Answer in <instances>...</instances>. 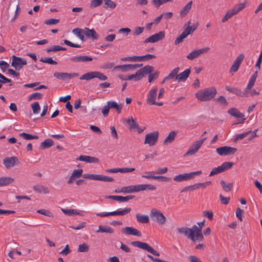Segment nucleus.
I'll list each match as a JSON object with an SVG mask.
<instances>
[{
    "instance_id": "37",
    "label": "nucleus",
    "mask_w": 262,
    "mask_h": 262,
    "mask_svg": "<svg viewBox=\"0 0 262 262\" xmlns=\"http://www.w3.org/2000/svg\"><path fill=\"white\" fill-rule=\"evenodd\" d=\"M137 221L140 223H147L149 222V217L147 215H142L139 213L136 214Z\"/></svg>"
},
{
    "instance_id": "9",
    "label": "nucleus",
    "mask_w": 262,
    "mask_h": 262,
    "mask_svg": "<svg viewBox=\"0 0 262 262\" xmlns=\"http://www.w3.org/2000/svg\"><path fill=\"white\" fill-rule=\"evenodd\" d=\"M158 89L157 87L151 89L147 95V103L149 105H156L158 106L163 105L162 102H156Z\"/></svg>"
},
{
    "instance_id": "39",
    "label": "nucleus",
    "mask_w": 262,
    "mask_h": 262,
    "mask_svg": "<svg viewBox=\"0 0 262 262\" xmlns=\"http://www.w3.org/2000/svg\"><path fill=\"white\" fill-rule=\"evenodd\" d=\"M220 184L222 188L225 192L230 191L233 188L232 183H226L224 180H221Z\"/></svg>"
},
{
    "instance_id": "30",
    "label": "nucleus",
    "mask_w": 262,
    "mask_h": 262,
    "mask_svg": "<svg viewBox=\"0 0 262 262\" xmlns=\"http://www.w3.org/2000/svg\"><path fill=\"white\" fill-rule=\"evenodd\" d=\"M96 232L113 233L114 232V230L112 228L108 226L99 225L98 227V230L96 231Z\"/></svg>"
},
{
    "instance_id": "21",
    "label": "nucleus",
    "mask_w": 262,
    "mask_h": 262,
    "mask_svg": "<svg viewBox=\"0 0 262 262\" xmlns=\"http://www.w3.org/2000/svg\"><path fill=\"white\" fill-rule=\"evenodd\" d=\"M77 160L85 162L88 163H99V159L94 157L86 155H81L77 158Z\"/></svg>"
},
{
    "instance_id": "8",
    "label": "nucleus",
    "mask_w": 262,
    "mask_h": 262,
    "mask_svg": "<svg viewBox=\"0 0 262 262\" xmlns=\"http://www.w3.org/2000/svg\"><path fill=\"white\" fill-rule=\"evenodd\" d=\"M202 173L201 170L191 172L190 173H185L183 174H180L175 176L173 178V180L177 182H180L184 181H188L190 179L194 178L196 175H200Z\"/></svg>"
},
{
    "instance_id": "53",
    "label": "nucleus",
    "mask_w": 262,
    "mask_h": 262,
    "mask_svg": "<svg viewBox=\"0 0 262 262\" xmlns=\"http://www.w3.org/2000/svg\"><path fill=\"white\" fill-rule=\"evenodd\" d=\"M62 211L69 215L79 214V212L75 209H62Z\"/></svg>"
},
{
    "instance_id": "19",
    "label": "nucleus",
    "mask_w": 262,
    "mask_h": 262,
    "mask_svg": "<svg viewBox=\"0 0 262 262\" xmlns=\"http://www.w3.org/2000/svg\"><path fill=\"white\" fill-rule=\"evenodd\" d=\"M84 37L85 39L91 38L93 40H97L99 37V35L94 29H90L88 28H85Z\"/></svg>"
},
{
    "instance_id": "13",
    "label": "nucleus",
    "mask_w": 262,
    "mask_h": 262,
    "mask_svg": "<svg viewBox=\"0 0 262 262\" xmlns=\"http://www.w3.org/2000/svg\"><path fill=\"white\" fill-rule=\"evenodd\" d=\"M159 133L158 132H153L147 134L145 136L144 144H148L149 146H153L156 144L158 141Z\"/></svg>"
},
{
    "instance_id": "34",
    "label": "nucleus",
    "mask_w": 262,
    "mask_h": 262,
    "mask_svg": "<svg viewBox=\"0 0 262 262\" xmlns=\"http://www.w3.org/2000/svg\"><path fill=\"white\" fill-rule=\"evenodd\" d=\"M107 104L109 105L110 109L115 108L118 114L121 113L122 108V104H118V103L114 101H109L107 102Z\"/></svg>"
},
{
    "instance_id": "46",
    "label": "nucleus",
    "mask_w": 262,
    "mask_h": 262,
    "mask_svg": "<svg viewBox=\"0 0 262 262\" xmlns=\"http://www.w3.org/2000/svg\"><path fill=\"white\" fill-rule=\"evenodd\" d=\"M40 61L43 63H47L50 64L56 65L57 62L52 59L51 57L43 58L40 59Z\"/></svg>"
},
{
    "instance_id": "58",
    "label": "nucleus",
    "mask_w": 262,
    "mask_h": 262,
    "mask_svg": "<svg viewBox=\"0 0 262 262\" xmlns=\"http://www.w3.org/2000/svg\"><path fill=\"white\" fill-rule=\"evenodd\" d=\"M142 65L143 64L142 63L141 64L136 63V64H127V71L134 70L136 69H138L139 67H141V66H142Z\"/></svg>"
},
{
    "instance_id": "33",
    "label": "nucleus",
    "mask_w": 262,
    "mask_h": 262,
    "mask_svg": "<svg viewBox=\"0 0 262 262\" xmlns=\"http://www.w3.org/2000/svg\"><path fill=\"white\" fill-rule=\"evenodd\" d=\"M228 113L230 115L237 118H243L244 115L235 108H231L228 111Z\"/></svg>"
},
{
    "instance_id": "36",
    "label": "nucleus",
    "mask_w": 262,
    "mask_h": 262,
    "mask_svg": "<svg viewBox=\"0 0 262 262\" xmlns=\"http://www.w3.org/2000/svg\"><path fill=\"white\" fill-rule=\"evenodd\" d=\"M246 7V3H240L235 6L230 11L234 15L237 14L239 11H242Z\"/></svg>"
},
{
    "instance_id": "49",
    "label": "nucleus",
    "mask_w": 262,
    "mask_h": 262,
    "mask_svg": "<svg viewBox=\"0 0 262 262\" xmlns=\"http://www.w3.org/2000/svg\"><path fill=\"white\" fill-rule=\"evenodd\" d=\"M199 56L200 55L198 53V50H194L187 55V58L189 60H193L199 57Z\"/></svg>"
},
{
    "instance_id": "2",
    "label": "nucleus",
    "mask_w": 262,
    "mask_h": 262,
    "mask_svg": "<svg viewBox=\"0 0 262 262\" xmlns=\"http://www.w3.org/2000/svg\"><path fill=\"white\" fill-rule=\"evenodd\" d=\"M217 94L216 90L214 87L206 88L200 90L195 93L196 98L201 101H209L214 98Z\"/></svg>"
},
{
    "instance_id": "31",
    "label": "nucleus",
    "mask_w": 262,
    "mask_h": 262,
    "mask_svg": "<svg viewBox=\"0 0 262 262\" xmlns=\"http://www.w3.org/2000/svg\"><path fill=\"white\" fill-rule=\"evenodd\" d=\"M192 4V2L190 1L188 3H187L183 8L180 11V14L181 17H183L186 16V15L188 13L190 10L191 8Z\"/></svg>"
},
{
    "instance_id": "40",
    "label": "nucleus",
    "mask_w": 262,
    "mask_h": 262,
    "mask_svg": "<svg viewBox=\"0 0 262 262\" xmlns=\"http://www.w3.org/2000/svg\"><path fill=\"white\" fill-rule=\"evenodd\" d=\"M141 56H129V57L122 58L121 59V60L123 61H127L136 62V61H141Z\"/></svg>"
},
{
    "instance_id": "61",
    "label": "nucleus",
    "mask_w": 262,
    "mask_h": 262,
    "mask_svg": "<svg viewBox=\"0 0 262 262\" xmlns=\"http://www.w3.org/2000/svg\"><path fill=\"white\" fill-rule=\"evenodd\" d=\"M219 197L221 203L224 205H227L230 200V197H225L222 194H220Z\"/></svg>"
},
{
    "instance_id": "59",
    "label": "nucleus",
    "mask_w": 262,
    "mask_h": 262,
    "mask_svg": "<svg viewBox=\"0 0 262 262\" xmlns=\"http://www.w3.org/2000/svg\"><path fill=\"white\" fill-rule=\"evenodd\" d=\"M98 181H102L104 182H113L114 179L107 176L99 174Z\"/></svg>"
},
{
    "instance_id": "3",
    "label": "nucleus",
    "mask_w": 262,
    "mask_h": 262,
    "mask_svg": "<svg viewBox=\"0 0 262 262\" xmlns=\"http://www.w3.org/2000/svg\"><path fill=\"white\" fill-rule=\"evenodd\" d=\"M156 187L151 184H139L122 187L120 191L123 193H134L145 190H155Z\"/></svg>"
},
{
    "instance_id": "14",
    "label": "nucleus",
    "mask_w": 262,
    "mask_h": 262,
    "mask_svg": "<svg viewBox=\"0 0 262 262\" xmlns=\"http://www.w3.org/2000/svg\"><path fill=\"white\" fill-rule=\"evenodd\" d=\"M26 64L27 61L25 59L16 57L14 55L12 56L11 66L13 67L16 70H20L23 68V66Z\"/></svg>"
},
{
    "instance_id": "38",
    "label": "nucleus",
    "mask_w": 262,
    "mask_h": 262,
    "mask_svg": "<svg viewBox=\"0 0 262 262\" xmlns=\"http://www.w3.org/2000/svg\"><path fill=\"white\" fill-rule=\"evenodd\" d=\"M53 143L52 139H47L40 144V147L42 149L49 148L53 145Z\"/></svg>"
},
{
    "instance_id": "35",
    "label": "nucleus",
    "mask_w": 262,
    "mask_h": 262,
    "mask_svg": "<svg viewBox=\"0 0 262 262\" xmlns=\"http://www.w3.org/2000/svg\"><path fill=\"white\" fill-rule=\"evenodd\" d=\"M73 33L77 35L81 40H85V38L84 37V29H74L73 30Z\"/></svg>"
},
{
    "instance_id": "4",
    "label": "nucleus",
    "mask_w": 262,
    "mask_h": 262,
    "mask_svg": "<svg viewBox=\"0 0 262 262\" xmlns=\"http://www.w3.org/2000/svg\"><path fill=\"white\" fill-rule=\"evenodd\" d=\"M149 216L152 221L156 222L159 225L164 224L166 221V219L162 212L155 208L151 210Z\"/></svg>"
},
{
    "instance_id": "50",
    "label": "nucleus",
    "mask_w": 262,
    "mask_h": 262,
    "mask_svg": "<svg viewBox=\"0 0 262 262\" xmlns=\"http://www.w3.org/2000/svg\"><path fill=\"white\" fill-rule=\"evenodd\" d=\"M104 0H92L90 4V8H96L100 6Z\"/></svg>"
},
{
    "instance_id": "48",
    "label": "nucleus",
    "mask_w": 262,
    "mask_h": 262,
    "mask_svg": "<svg viewBox=\"0 0 262 262\" xmlns=\"http://www.w3.org/2000/svg\"><path fill=\"white\" fill-rule=\"evenodd\" d=\"M222 172H224L223 169L222 167V166H219L217 167H215L213 168V169L210 172V174H209V177L213 176L215 174L221 173Z\"/></svg>"
},
{
    "instance_id": "1",
    "label": "nucleus",
    "mask_w": 262,
    "mask_h": 262,
    "mask_svg": "<svg viewBox=\"0 0 262 262\" xmlns=\"http://www.w3.org/2000/svg\"><path fill=\"white\" fill-rule=\"evenodd\" d=\"M177 231L179 234L186 236L194 243L202 242L204 239V236L201 234L200 229L198 228L196 225H193L192 228L186 227L178 228Z\"/></svg>"
},
{
    "instance_id": "15",
    "label": "nucleus",
    "mask_w": 262,
    "mask_h": 262,
    "mask_svg": "<svg viewBox=\"0 0 262 262\" xmlns=\"http://www.w3.org/2000/svg\"><path fill=\"white\" fill-rule=\"evenodd\" d=\"M257 76L258 70L255 71L254 73L250 77L248 85L244 90L245 93L246 94V97H248L250 96V89H251L252 87L254 86Z\"/></svg>"
},
{
    "instance_id": "55",
    "label": "nucleus",
    "mask_w": 262,
    "mask_h": 262,
    "mask_svg": "<svg viewBox=\"0 0 262 262\" xmlns=\"http://www.w3.org/2000/svg\"><path fill=\"white\" fill-rule=\"evenodd\" d=\"M234 165L233 162H225L222 165V167L223 169V171H225L228 170L232 167V166Z\"/></svg>"
},
{
    "instance_id": "63",
    "label": "nucleus",
    "mask_w": 262,
    "mask_h": 262,
    "mask_svg": "<svg viewBox=\"0 0 262 262\" xmlns=\"http://www.w3.org/2000/svg\"><path fill=\"white\" fill-rule=\"evenodd\" d=\"M144 29V27H137L135 28L133 32V35L135 36L140 35L143 32Z\"/></svg>"
},
{
    "instance_id": "18",
    "label": "nucleus",
    "mask_w": 262,
    "mask_h": 262,
    "mask_svg": "<svg viewBox=\"0 0 262 262\" xmlns=\"http://www.w3.org/2000/svg\"><path fill=\"white\" fill-rule=\"evenodd\" d=\"M121 232L125 235H132L137 236H141V233L137 229L132 227H126L121 229Z\"/></svg>"
},
{
    "instance_id": "64",
    "label": "nucleus",
    "mask_w": 262,
    "mask_h": 262,
    "mask_svg": "<svg viewBox=\"0 0 262 262\" xmlns=\"http://www.w3.org/2000/svg\"><path fill=\"white\" fill-rule=\"evenodd\" d=\"M216 101L219 103H220L221 104H223L224 105H228V102H227L226 99L223 96H221L220 97L217 98V99H216Z\"/></svg>"
},
{
    "instance_id": "17",
    "label": "nucleus",
    "mask_w": 262,
    "mask_h": 262,
    "mask_svg": "<svg viewBox=\"0 0 262 262\" xmlns=\"http://www.w3.org/2000/svg\"><path fill=\"white\" fill-rule=\"evenodd\" d=\"M3 163L7 168H9L18 164L19 162L16 157H11L4 158Z\"/></svg>"
},
{
    "instance_id": "43",
    "label": "nucleus",
    "mask_w": 262,
    "mask_h": 262,
    "mask_svg": "<svg viewBox=\"0 0 262 262\" xmlns=\"http://www.w3.org/2000/svg\"><path fill=\"white\" fill-rule=\"evenodd\" d=\"M135 198V196L133 195H129L126 196H119L117 195L116 201L121 202H127L129 201V200L133 199Z\"/></svg>"
},
{
    "instance_id": "44",
    "label": "nucleus",
    "mask_w": 262,
    "mask_h": 262,
    "mask_svg": "<svg viewBox=\"0 0 262 262\" xmlns=\"http://www.w3.org/2000/svg\"><path fill=\"white\" fill-rule=\"evenodd\" d=\"M126 122L129 125L130 129H135L136 128H138V124L135 121L132 117H130V119L128 118Z\"/></svg>"
},
{
    "instance_id": "41",
    "label": "nucleus",
    "mask_w": 262,
    "mask_h": 262,
    "mask_svg": "<svg viewBox=\"0 0 262 262\" xmlns=\"http://www.w3.org/2000/svg\"><path fill=\"white\" fill-rule=\"evenodd\" d=\"M104 4L103 8L105 9H114L116 7V3L112 0H104Z\"/></svg>"
},
{
    "instance_id": "10",
    "label": "nucleus",
    "mask_w": 262,
    "mask_h": 262,
    "mask_svg": "<svg viewBox=\"0 0 262 262\" xmlns=\"http://www.w3.org/2000/svg\"><path fill=\"white\" fill-rule=\"evenodd\" d=\"M131 211L130 208H125L122 210H116L107 213H97L96 215L100 217H107L110 215H125Z\"/></svg>"
},
{
    "instance_id": "20",
    "label": "nucleus",
    "mask_w": 262,
    "mask_h": 262,
    "mask_svg": "<svg viewBox=\"0 0 262 262\" xmlns=\"http://www.w3.org/2000/svg\"><path fill=\"white\" fill-rule=\"evenodd\" d=\"M225 89L229 92L235 94L237 96L239 97H245L246 94L244 91H242L241 89L235 88V87H231L228 85H226L225 86Z\"/></svg>"
},
{
    "instance_id": "28",
    "label": "nucleus",
    "mask_w": 262,
    "mask_h": 262,
    "mask_svg": "<svg viewBox=\"0 0 262 262\" xmlns=\"http://www.w3.org/2000/svg\"><path fill=\"white\" fill-rule=\"evenodd\" d=\"M14 179L10 177H2L0 178V187L7 186L13 183Z\"/></svg>"
},
{
    "instance_id": "22",
    "label": "nucleus",
    "mask_w": 262,
    "mask_h": 262,
    "mask_svg": "<svg viewBox=\"0 0 262 262\" xmlns=\"http://www.w3.org/2000/svg\"><path fill=\"white\" fill-rule=\"evenodd\" d=\"M154 71V68L150 66H146L143 68L138 70L139 73L140 75L141 79L147 74H149Z\"/></svg>"
},
{
    "instance_id": "27",
    "label": "nucleus",
    "mask_w": 262,
    "mask_h": 262,
    "mask_svg": "<svg viewBox=\"0 0 262 262\" xmlns=\"http://www.w3.org/2000/svg\"><path fill=\"white\" fill-rule=\"evenodd\" d=\"M180 69L179 67L175 68L173 69L171 72L168 74L167 76H166L162 82V83H164L165 81L173 79V78H176L177 80V76H178V73L179 72Z\"/></svg>"
},
{
    "instance_id": "60",
    "label": "nucleus",
    "mask_w": 262,
    "mask_h": 262,
    "mask_svg": "<svg viewBox=\"0 0 262 262\" xmlns=\"http://www.w3.org/2000/svg\"><path fill=\"white\" fill-rule=\"evenodd\" d=\"M113 70H119L123 72H127V64L117 66L114 68Z\"/></svg>"
},
{
    "instance_id": "45",
    "label": "nucleus",
    "mask_w": 262,
    "mask_h": 262,
    "mask_svg": "<svg viewBox=\"0 0 262 262\" xmlns=\"http://www.w3.org/2000/svg\"><path fill=\"white\" fill-rule=\"evenodd\" d=\"M31 106L34 114H38L39 113L40 107L38 102L32 103Z\"/></svg>"
},
{
    "instance_id": "62",
    "label": "nucleus",
    "mask_w": 262,
    "mask_h": 262,
    "mask_svg": "<svg viewBox=\"0 0 262 262\" xmlns=\"http://www.w3.org/2000/svg\"><path fill=\"white\" fill-rule=\"evenodd\" d=\"M185 38H186V36L182 33L175 40L174 44L176 45H179L180 43L182 42Z\"/></svg>"
},
{
    "instance_id": "12",
    "label": "nucleus",
    "mask_w": 262,
    "mask_h": 262,
    "mask_svg": "<svg viewBox=\"0 0 262 262\" xmlns=\"http://www.w3.org/2000/svg\"><path fill=\"white\" fill-rule=\"evenodd\" d=\"M54 77L58 79L66 81L73 78L78 77L79 74L77 73H69L63 72H55Z\"/></svg>"
},
{
    "instance_id": "56",
    "label": "nucleus",
    "mask_w": 262,
    "mask_h": 262,
    "mask_svg": "<svg viewBox=\"0 0 262 262\" xmlns=\"http://www.w3.org/2000/svg\"><path fill=\"white\" fill-rule=\"evenodd\" d=\"M60 19H54L51 18L49 19L46 20L44 23L47 25H55L59 23Z\"/></svg>"
},
{
    "instance_id": "54",
    "label": "nucleus",
    "mask_w": 262,
    "mask_h": 262,
    "mask_svg": "<svg viewBox=\"0 0 262 262\" xmlns=\"http://www.w3.org/2000/svg\"><path fill=\"white\" fill-rule=\"evenodd\" d=\"M82 172L83 170L82 169H75L73 171L72 175V177H74L75 179L79 178L82 176Z\"/></svg>"
},
{
    "instance_id": "11",
    "label": "nucleus",
    "mask_w": 262,
    "mask_h": 262,
    "mask_svg": "<svg viewBox=\"0 0 262 262\" xmlns=\"http://www.w3.org/2000/svg\"><path fill=\"white\" fill-rule=\"evenodd\" d=\"M216 151L220 156H225L235 154L237 149L235 147L225 146L217 148Z\"/></svg>"
},
{
    "instance_id": "24",
    "label": "nucleus",
    "mask_w": 262,
    "mask_h": 262,
    "mask_svg": "<svg viewBox=\"0 0 262 262\" xmlns=\"http://www.w3.org/2000/svg\"><path fill=\"white\" fill-rule=\"evenodd\" d=\"M191 70L190 69L185 70L184 72L178 74L177 76V80L179 81H185L190 75Z\"/></svg>"
},
{
    "instance_id": "7",
    "label": "nucleus",
    "mask_w": 262,
    "mask_h": 262,
    "mask_svg": "<svg viewBox=\"0 0 262 262\" xmlns=\"http://www.w3.org/2000/svg\"><path fill=\"white\" fill-rule=\"evenodd\" d=\"M206 140V138H204L203 139L195 141L189 147L187 151L185 154L184 156L186 157L188 156H191L196 153Z\"/></svg>"
},
{
    "instance_id": "26",
    "label": "nucleus",
    "mask_w": 262,
    "mask_h": 262,
    "mask_svg": "<svg viewBox=\"0 0 262 262\" xmlns=\"http://www.w3.org/2000/svg\"><path fill=\"white\" fill-rule=\"evenodd\" d=\"M33 190L40 193L48 194L50 193V190L48 187L40 185L34 186Z\"/></svg>"
},
{
    "instance_id": "5",
    "label": "nucleus",
    "mask_w": 262,
    "mask_h": 262,
    "mask_svg": "<svg viewBox=\"0 0 262 262\" xmlns=\"http://www.w3.org/2000/svg\"><path fill=\"white\" fill-rule=\"evenodd\" d=\"M130 244L134 247L146 250L155 256H160V253L158 251L154 249L151 246L146 243L140 241H134L132 242Z\"/></svg>"
},
{
    "instance_id": "29",
    "label": "nucleus",
    "mask_w": 262,
    "mask_h": 262,
    "mask_svg": "<svg viewBox=\"0 0 262 262\" xmlns=\"http://www.w3.org/2000/svg\"><path fill=\"white\" fill-rule=\"evenodd\" d=\"M142 178L150 179L160 180L164 182H170L171 178L162 176H142Z\"/></svg>"
},
{
    "instance_id": "52",
    "label": "nucleus",
    "mask_w": 262,
    "mask_h": 262,
    "mask_svg": "<svg viewBox=\"0 0 262 262\" xmlns=\"http://www.w3.org/2000/svg\"><path fill=\"white\" fill-rule=\"evenodd\" d=\"M42 95L40 93H35L30 95L29 97L28 100H31L33 99L40 100L42 98Z\"/></svg>"
},
{
    "instance_id": "16",
    "label": "nucleus",
    "mask_w": 262,
    "mask_h": 262,
    "mask_svg": "<svg viewBox=\"0 0 262 262\" xmlns=\"http://www.w3.org/2000/svg\"><path fill=\"white\" fill-rule=\"evenodd\" d=\"M165 36V33L164 31H160L148 38H147L144 41V43L147 42H156L164 38Z\"/></svg>"
},
{
    "instance_id": "42",
    "label": "nucleus",
    "mask_w": 262,
    "mask_h": 262,
    "mask_svg": "<svg viewBox=\"0 0 262 262\" xmlns=\"http://www.w3.org/2000/svg\"><path fill=\"white\" fill-rule=\"evenodd\" d=\"M19 136L26 140L37 139L38 136L36 135H32L26 133H22L19 134Z\"/></svg>"
},
{
    "instance_id": "25",
    "label": "nucleus",
    "mask_w": 262,
    "mask_h": 262,
    "mask_svg": "<svg viewBox=\"0 0 262 262\" xmlns=\"http://www.w3.org/2000/svg\"><path fill=\"white\" fill-rule=\"evenodd\" d=\"M92 59V57L87 56H73L70 58L71 61L77 62L90 61Z\"/></svg>"
},
{
    "instance_id": "51",
    "label": "nucleus",
    "mask_w": 262,
    "mask_h": 262,
    "mask_svg": "<svg viewBox=\"0 0 262 262\" xmlns=\"http://www.w3.org/2000/svg\"><path fill=\"white\" fill-rule=\"evenodd\" d=\"M89 250V246L85 243L79 245L78 248V251L79 252H86Z\"/></svg>"
},
{
    "instance_id": "6",
    "label": "nucleus",
    "mask_w": 262,
    "mask_h": 262,
    "mask_svg": "<svg viewBox=\"0 0 262 262\" xmlns=\"http://www.w3.org/2000/svg\"><path fill=\"white\" fill-rule=\"evenodd\" d=\"M94 78H97L103 81L107 79V76L104 75L103 73L100 72L94 71L88 72L83 74L80 77V79L90 80Z\"/></svg>"
},
{
    "instance_id": "23",
    "label": "nucleus",
    "mask_w": 262,
    "mask_h": 262,
    "mask_svg": "<svg viewBox=\"0 0 262 262\" xmlns=\"http://www.w3.org/2000/svg\"><path fill=\"white\" fill-rule=\"evenodd\" d=\"M257 130L256 129L253 132H252V131L251 130L246 132L245 133H243L242 134H237V135H236V136H235V140H242L243 138L247 137L249 134L251 133V135L249 138V139L251 140L257 136L256 134V132Z\"/></svg>"
},
{
    "instance_id": "57",
    "label": "nucleus",
    "mask_w": 262,
    "mask_h": 262,
    "mask_svg": "<svg viewBox=\"0 0 262 262\" xmlns=\"http://www.w3.org/2000/svg\"><path fill=\"white\" fill-rule=\"evenodd\" d=\"M37 212L38 213L46 215L47 216H49V217L53 216V214L51 212H50L49 211H48L46 209H41L38 210L37 211Z\"/></svg>"
},
{
    "instance_id": "47",
    "label": "nucleus",
    "mask_w": 262,
    "mask_h": 262,
    "mask_svg": "<svg viewBox=\"0 0 262 262\" xmlns=\"http://www.w3.org/2000/svg\"><path fill=\"white\" fill-rule=\"evenodd\" d=\"M141 79V78L138 71L135 74L130 75L128 76L126 78H125V79H124L125 80L134 79L135 81H138L140 80Z\"/></svg>"
},
{
    "instance_id": "32",
    "label": "nucleus",
    "mask_w": 262,
    "mask_h": 262,
    "mask_svg": "<svg viewBox=\"0 0 262 262\" xmlns=\"http://www.w3.org/2000/svg\"><path fill=\"white\" fill-rule=\"evenodd\" d=\"M178 131L172 130L170 132L164 141V144H166L171 143L175 139Z\"/></svg>"
}]
</instances>
